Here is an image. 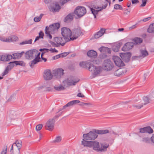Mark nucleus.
Returning <instances> with one entry per match:
<instances>
[{"mask_svg": "<svg viewBox=\"0 0 154 154\" xmlns=\"http://www.w3.org/2000/svg\"><path fill=\"white\" fill-rule=\"evenodd\" d=\"M109 132L108 130H94V132L90 131L87 134H84L83 137L84 139L86 140H93L95 139L98 136L96 134H106Z\"/></svg>", "mask_w": 154, "mask_h": 154, "instance_id": "1", "label": "nucleus"}, {"mask_svg": "<svg viewBox=\"0 0 154 154\" xmlns=\"http://www.w3.org/2000/svg\"><path fill=\"white\" fill-rule=\"evenodd\" d=\"M60 27L59 23H55L50 25L48 27V26L46 27L45 33L47 36L50 39L52 38V36L51 34H54L56 31Z\"/></svg>", "mask_w": 154, "mask_h": 154, "instance_id": "2", "label": "nucleus"}, {"mask_svg": "<svg viewBox=\"0 0 154 154\" xmlns=\"http://www.w3.org/2000/svg\"><path fill=\"white\" fill-rule=\"evenodd\" d=\"M109 146V144L105 142H102L99 144L98 142L93 141L92 147L94 150L102 151H105Z\"/></svg>", "mask_w": 154, "mask_h": 154, "instance_id": "3", "label": "nucleus"}, {"mask_svg": "<svg viewBox=\"0 0 154 154\" xmlns=\"http://www.w3.org/2000/svg\"><path fill=\"white\" fill-rule=\"evenodd\" d=\"M108 2L110 3V0H101L100 1V7L99 8L98 6H96L94 7L95 8L97 9L100 8L101 9L100 10H95L93 8H91V11L92 14L94 15L95 18L96 17V15L98 13L99 11H101L102 9H105L106 8L108 4Z\"/></svg>", "mask_w": 154, "mask_h": 154, "instance_id": "4", "label": "nucleus"}, {"mask_svg": "<svg viewBox=\"0 0 154 154\" xmlns=\"http://www.w3.org/2000/svg\"><path fill=\"white\" fill-rule=\"evenodd\" d=\"M61 34L67 42L71 40L72 32L70 29L66 27H63L61 29Z\"/></svg>", "mask_w": 154, "mask_h": 154, "instance_id": "5", "label": "nucleus"}, {"mask_svg": "<svg viewBox=\"0 0 154 154\" xmlns=\"http://www.w3.org/2000/svg\"><path fill=\"white\" fill-rule=\"evenodd\" d=\"M22 146V143L21 140H17L15 143L12 145L10 152L11 154H14V152L16 151L19 154L20 149Z\"/></svg>", "mask_w": 154, "mask_h": 154, "instance_id": "6", "label": "nucleus"}, {"mask_svg": "<svg viewBox=\"0 0 154 154\" xmlns=\"http://www.w3.org/2000/svg\"><path fill=\"white\" fill-rule=\"evenodd\" d=\"M67 40L61 37H56L54 39V42L50 41V43L54 47H57L59 45L63 46Z\"/></svg>", "mask_w": 154, "mask_h": 154, "instance_id": "7", "label": "nucleus"}, {"mask_svg": "<svg viewBox=\"0 0 154 154\" xmlns=\"http://www.w3.org/2000/svg\"><path fill=\"white\" fill-rule=\"evenodd\" d=\"M79 80L75 77H69L67 80L63 81L64 86L68 87L69 86L75 85L78 82Z\"/></svg>", "mask_w": 154, "mask_h": 154, "instance_id": "8", "label": "nucleus"}, {"mask_svg": "<svg viewBox=\"0 0 154 154\" xmlns=\"http://www.w3.org/2000/svg\"><path fill=\"white\" fill-rule=\"evenodd\" d=\"M86 9L85 8L82 6L77 7L74 11V13L78 17L83 16L86 13Z\"/></svg>", "mask_w": 154, "mask_h": 154, "instance_id": "9", "label": "nucleus"}, {"mask_svg": "<svg viewBox=\"0 0 154 154\" xmlns=\"http://www.w3.org/2000/svg\"><path fill=\"white\" fill-rule=\"evenodd\" d=\"M32 51L33 57H35V58L31 62L30 66L31 67H33L37 62L40 61V53L36 50H33Z\"/></svg>", "mask_w": 154, "mask_h": 154, "instance_id": "10", "label": "nucleus"}, {"mask_svg": "<svg viewBox=\"0 0 154 154\" xmlns=\"http://www.w3.org/2000/svg\"><path fill=\"white\" fill-rule=\"evenodd\" d=\"M113 67V64L110 60L109 59L104 61L102 66L103 69L107 71L111 70Z\"/></svg>", "mask_w": 154, "mask_h": 154, "instance_id": "11", "label": "nucleus"}, {"mask_svg": "<svg viewBox=\"0 0 154 154\" xmlns=\"http://www.w3.org/2000/svg\"><path fill=\"white\" fill-rule=\"evenodd\" d=\"M53 74H52L50 70L47 69L45 70L43 73V77L45 80H50L52 79L53 77Z\"/></svg>", "mask_w": 154, "mask_h": 154, "instance_id": "12", "label": "nucleus"}, {"mask_svg": "<svg viewBox=\"0 0 154 154\" xmlns=\"http://www.w3.org/2000/svg\"><path fill=\"white\" fill-rule=\"evenodd\" d=\"M88 67V70L90 71H93L95 75L99 73L100 71V68L99 67H96L94 66L91 62L89 63Z\"/></svg>", "mask_w": 154, "mask_h": 154, "instance_id": "13", "label": "nucleus"}, {"mask_svg": "<svg viewBox=\"0 0 154 154\" xmlns=\"http://www.w3.org/2000/svg\"><path fill=\"white\" fill-rule=\"evenodd\" d=\"M82 32L80 29H74L72 32L71 40H73L76 39L79 36L82 35Z\"/></svg>", "mask_w": 154, "mask_h": 154, "instance_id": "14", "label": "nucleus"}, {"mask_svg": "<svg viewBox=\"0 0 154 154\" xmlns=\"http://www.w3.org/2000/svg\"><path fill=\"white\" fill-rule=\"evenodd\" d=\"M112 59L115 65L118 67H121L124 66V63L119 57L115 56H113Z\"/></svg>", "mask_w": 154, "mask_h": 154, "instance_id": "15", "label": "nucleus"}, {"mask_svg": "<svg viewBox=\"0 0 154 154\" xmlns=\"http://www.w3.org/2000/svg\"><path fill=\"white\" fill-rule=\"evenodd\" d=\"M54 119H49L46 123L45 128L49 131H52L54 128Z\"/></svg>", "mask_w": 154, "mask_h": 154, "instance_id": "16", "label": "nucleus"}, {"mask_svg": "<svg viewBox=\"0 0 154 154\" xmlns=\"http://www.w3.org/2000/svg\"><path fill=\"white\" fill-rule=\"evenodd\" d=\"M63 71L61 68L55 69L53 71V75L57 78H59L63 75Z\"/></svg>", "mask_w": 154, "mask_h": 154, "instance_id": "17", "label": "nucleus"}, {"mask_svg": "<svg viewBox=\"0 0 154 154\" xmlns=\"http://www.w3.org/2000/svg\"><path fill=\"white\" fill-rule=\"evenodd\" d=\"M120 56L124 60L128 61L131 57V54L129 52L121 53H120Z\"/></svg>", "mask_w": 154, "mask_h": 154, "instance_id": "18", "label": "nucleus"}, {"mask_svg": "<svg viewBox=\"0 0 154 154\" xmlns=\"http://www.w3.org/2000/svg\"><path fill=\"white\" fill-rule=\"evenodd\" d=\"M143 106V102L140 100H136L134 101V103L133 105L134 107L137 109H140Z\"/></svg>", "mask_w": 154, "mask_h": 154, "instance_id": "19", "label": "nucleus"}, {"mask_svg": "<svg viewBox=\"0 0 154 154\" xmlns=\"http://www.w3.org/2000/svg\"><path fill=\"white\" fill-rule=\"evenodd\" d=\"M134 46L132 42H127L126 43L122 48V51H127L131 49Z\"/></svg>", "mask_w": 154, "mask_h": 154, "instance_id": "20", "label": "nucleus"}, {"mask_svg": "<svg viewBox=\"0 0 154 154\" xmlns=\"http://www.w3.org/2000/svg\"><path fill=\"white\" fill-rule=\"evenodd\" d=\"M13 58V56L11 55H0V60L2 61L10 60Z\"/></svg>", "mask_w": 154, "mask_h": 154, "instance_id": "21", "label": "nucleus"}, {"mask_svg": "<svg viewBox=\"0 0 154 154\" xmlns=\"http://www.w3.org/2000/svg\"><path fill=\"white\" fill-rule=\"evenodd\" d=\"M140 132L142 133L147 132L149 133H152L153 132V130L150 127H147L140 128Z\"/></svg>", "mask_w": 154, "mask_h": 154, "instance_id": "22", "label": "nucleus"}, {"mask_svg": "<svg viewBox=\"0 0 154 154\" xmlns=\"http://www.w3.org/2000/svg\"><path fill=\"white\" fill-rule=\"evenodd\" d=\"M87 140L83 139L82 141V144L84 146L89 147H92L93 141H88Z\"/></svg>", "mask_w": 154, "mask_h": 154, "instance_id": "23", "label": "nucleus"}, {"mask_svg": "<svg viewBox=\"0 0 154 154\" xmlns=\"http://www.w3.org/2000/svg\"><path fill=\"white\" fill-rule=\"evenodd\" d=\"M105 32V29H102L99 31L97 32L94 35V37L95 38H98L102 36Z\"/></svg>", "mask_w": 154, "mask_h": 154, "instance_id": "24", "label": "nucleus"}, {"mask_svg": "<svg viewBox=\"0 0 154 154\" xmlns=\"http://www.w3.org/2000/svg\"><path fill=\"white\" fill-rule=\"evenodd\" d=\"M99 50L103 54L111 53L110 49L107 47H102L99 48Z\"/></svg>", "mask_w": 154, "mask_h": 154, "instance_id": "25", "label": "nucleus"}, {"mask_svg": "<svg viewBox=\"0 0 154 154\" xmlns=\"http://www.w3.org/2000/svg\"><path fill=\"white\" fill-rule=\"evenodd\" d=\"M24 54V52L20 53H15L13 54V58L14 59H18L20 58Z\"/></svg>", "mask_w": 154, "mask_h": 154, "instance_id": "26", "label": "nucleus"}, {"mask_svg": "<svg viewBox=\"0 0 154 154\" xmlns=\"http://www.w3.org/2000/svg\"><path fill=\"white\" fill-rule=\"evenodd\" d=\"M25 56L26 58L30 59L33 57L32 50H30L25 54Z\"/></svg>", "mask_w": 154, "mask_h": 154, "instance_id": "27", "label": "nucleus"}, {"mask_svg": "<svg viewBox=\"0 0 154 154\" xmlns=\"http://www.w3.org/2000/svg\"><path fill=\"white\" fill-rule=\"evenodd\" d=\"M87 55L90 57H95L97 56V53L93 50H90L87 53Z\"/></svg>", "mask_w": 154, "mask_h": 154, "instance_id": "28", "label": "nucleus"}, {"mask_svg": "<svg viewBox=\"0 0 154 154\" xmlns=\"http://www.w3.org/2000/svg\"><path fill=\"white\" fill-rule=\"evenodd\" d=\"M39 50L41 51H44V52H48L49 51H51V52L52 53H57L58 52V51L57 50H56L55 48H51L50 49H48L46 48L41 49Z\"/></svg>", "mask_w": 154, "mask_h": 154, "instance_id": "29", "label": "nucleus"}, {"mask_svg": "<svg viewBox=\"0 0 154 154\" xmlns=\"http://www.w3.org/2000/svg\"><path fill=\"white\" fill-rule=\"evenodd\" d=\"M147 31L149 33H154V23H151L149 25Z\"/></svg>", "mask_w": 154, "mask_h": 154, "instance_id": "30", "label": "nucleus"}, {"mask_svg": "<svg viewBox=\"0 0 154 154\" xmlns=\"http://www.w3.org/2000/svg\"><path fill=\"white\" fill-rule=\"evenodd\" d=\"M73 18V15L72 14H69L67 15L64 19L65 22H68L72 20Z\"/></svg>", "mask_w": 154, "mask_h": 154, "instance_id": "31", "label": "nucleus"}, {"mask_svg": "<svg viewBox=\"0 0 154 154\" xmlns=\"http://www.w3.org/2000/svg\"><path fill=\"white\" fill-rule=\"evenodd\" d=\"M90 62H82L80 63V66L82 67L87 69L89 64Z\"/></svg>", "mask_w": 154, "mask_h": 154, "instance_id": "32", "label": "nucleus"}, {"mask_svg": "<svg viewBox=\"0 0 154 154\" xmlns=\"http://www.w3.org/2000/svg\"><path fill=\"white\" fill-rule=\"evenodd\" d=\"M140 53L141 54V57L143 58L148 55V52L146 51V49L141 50H140Z\"/></svg>", "mask_w": 154, "mask_h": 154, "instance_id": "33", "label": "nucleus"}, {"mask_svg": "<svg viewBox=\"0 0 154 154\" xmlns=\"http://www.w3.org/2000/svg\"><path fill=\"white\" fill-rule=\"evenodd\" d=\"M12 38H11L10 37H9L7 38L3 37H0V40L4 42H11L12 40Z\"/></svg>", "mask_w": 154, "mask_h": 154, "instance_id": "34", "label": "nucleus"}, {"mask_svg": "<svg viewBox=\"0 0 154 154\" xmlns=\"http://www.w3.org/2000/svg\"><path fill=\"white\" fill-rule=\"evenodd\" d=\"M60 8V6L57 3H56L54 5V6L51 8V10L53 12L57 11H59Z\"/></svg>", "mask_w": 154, "mask_h": 154, "instance_id": "35", "label": "nucleus"}, {"mask_svg": "<svg viewBox=\"0 0 154 154\" xmlns=\"http://www.w3.org/2000/svg\"><path fill=\"white\" fill-rule=\"evenodd\" d=\"M11 69V68L9 65L6 68L5 71L2 74V76H3L6 75L8 73L9 71Z\"/></svg>", "mask_w": 154, "mask_h": 154, "instance_id": "36", "label": "nucleus"}, {"mask_svg": "<svg viewBox=\"0 0 154 154\" xmlns=\"http://www.w3.org/2000/svg\"><path fill=\"white\" fill-rule=\"evenodd\" d=\"M142 102H143V105H146L149 103V99L147 97H144L143 100H142Z\"/></svg>", "mask_w": 154, "mask_h": 154, "instance_id": "37", "label": "nucleus"}, {"mask_svg": "<svg viewBox=\"0 0 154 154\" xmlns=\"http://www.w3.org/2000/svg\"><path fill=\"white\" fill-rule=\"evenodd\" d=\"M54 88L55 90L58 91H61L65 89V88L61 85L54 87Z\"/></svg>", "mask_w": 154, "mask_h": 154, "instance_id": "38", "label": "nucleus"}, {"mask_svg": "<svg viewBox=\"0 0 154 154\" xmlns=\"http://www.w3.org/2000/svg\"><path fill=\"white\" fill-rule=\"evenodd\" d=\"M13 63H15L16 65H20L22 66H24L25 65V63L23 61H14Z\"/></svg>", "mask_w": 154, "mask_h": 154, "instance_id": "39", "label": "nucleus"}, {"mask_svg": "<svg viewBox=\"0 0 154 154\" xmlns=\"http://www.w3.org/2000/svg\"><path fill=\"white\" fill-rule=\"evenodd\" d=\"M134 42L136 44H140L142 42V40L140 38H137L134 39Z\"/></svg>", "mask_w": 154, "mask_h": 154, "instance_id": "40", "label": "nucleus"}, {"mask_svg": "<svg viewBox=\"0 0 154 154\" xmlns=\"http://www.w3.org/2000/svg\"><path fill=\"white\" fill-rule=\"evenodd\" d=\"M43 16V14H41L39 17H36L34 18V20L35 22H38L40 20L42 17Z\"/></svg>", "mask_w": 154, "mask_h": 154, "instance_id": "41", "label": "nucleus"}, {"mask_svg": "<svg viewBox=\"0 0 154 154\" xmlns=\"http://www.w3.org/2000/svg\"><path fill=\"white\" fill-rule=\"evenodd\" d=\"M122 72V69H119L115 72L114 74L117 76H120L122 74V73H121Z\"/></svg>", "mask_w": 154, "mask_h": 154, "instance_id": "42", "label": "nucleus"}, {"mask_svg": "<svg viewBox=\"0 0 154 154\" xmlns=\"http://www.w3.org/2000/svg\"><path fill=\"white\" fill-rule=\"evenodd\" d=\"M7 151V146H5L3 147L1 154H6Z\"/></svg>", "mask_w": 154, "mask_h": 154, "instance_id": "43", "label": "nucleus"}, {"mask_svg": "<svg viewBox=\"0 0 154 154\" xmlns=\"http://www.w3.org/2000/svg\"><path fill=\"white\" fill-rule=\"evenodd\" d=\"M43 125L42 124L38 125L36 127V129L37 131L40 130L42 128Z\"/></svg>", "mask_w": 154, "mask_h": 154, "instance_id": "44", "label": "nucleus"}, {"mask_svg": "<svg viewBox=\"0 0 154 154\" xmlns=\"http://www.w3.org/2000/svg\"><path fill=\"white\" fill-rule=\"evenodd\" d=\"M74 104V103H73V101H70L67 104L64 106V107H66L68 106H72Z\"/></svg>", "mask_w": 154, "mask_h": 154, "instance_id": "45", "label": "nucleus"}, {"mask_svg": "<svg viewBox=\"0 0 154 154\" xmlns=\"http://www.w3.org/2000/svg\"><path fill=\"white\" fill-rule=\"evenodd\" d=\"M114 8L116 9H122L121 6L119 4H116L114 5Z\"/></svg>", "mask_w": 154, "mask_h": 154, "instance_id": "46", "label": "nucleus"}, {"mask_svg": "<svg viewBox=\"0 0 154 154\" xmlns=\"http://www.w3.org/2000/svg\"><path fill=\"white\" fill-rule=\"evenodd\" d=\"M112 50L115 52H118L119 50V48L116 46H114L112 47Z\"/></svg>", "mask_w": 154, "mask_h": 154, "instance_id": "47", "label": "nucleus"}, {"mask_svg": "<svg viewBox=\"0 0 154 154\" xmlns=\"http://www.w3.org/2000/svg\"><path fill=\"white\" fill-rule=\"evenodd\" d=\"M32 42V40L31 39H30L28 41H26L25 42H22L20 43L21 45H23L26 44H31Z\"/></svg>", "mask_w": 154, "mask_h": 154, "instance_id": "48", "label": "nucleus"}, {"mask_svg": "<svg viewBox=\"0 0 154 154\" xmlns=\"http://www.w3.org/2000/svg\"><path fill=\"white\" fill-rule=\"evenodd\" d=\"M147 0H142V3L141 5V7H144L145 6L146 4V2Z\"/></svg>", "mask_w": 154, "mask_h": 154, "instance_id": "49", "label": "nucleus"}, {"mask_svg": "<svg viewBox=\"0 0 154 154\" xmlns=\"http://www.w3.org/2000/svg\"><path fill=\"white\" fill-rule=\"evenodd\" d=\"M61 140V137H58L56 138V139L54 141L55 142H59Z\"/></svg>", "mask_w": 154, "mask_h": 154, "instance_id": "50", "label": "nucleus"}, {"mask_svg": "<svg viewBox=\"0 0 154 154\" xmlns=\"http://www.w3.org/2000/svg\"><path fill=\"white\" fill-rule=\"evenodd\" d=\"M68 54V53H62L60 54L59 55L60 57H66Z\"/></svg>", "mask_w": 154, "mask_h": 154, "instance_id": "51", "label": "nucleus"}, {"mask_svg": "<svg viewBox=\"0 0 154 154\" xmlns=\"http://www.w3.org/2000/svg\"><path fill=\"white\" fill-rule=\"evenodd\" d=\"M149 138L147 137L144 138L143 139V142L147 143H149Z\"/></svg>", "mask_w": 154, "mask_h": 154, "instance_id": "52", "label": "nucleus"}, {"mask_svg": "<svg viewBox=\"0 0 154 154\" xmlns=\"http://www.w3.org/2000/svg\"><path fill=\"white\" fill-rule=\"evenodd\" d=\"M11 37L12 38L11 42L13 41H16L18 39V38L16 36L14 35Z\"/></svg>", "mask_w": 154, "mask_h": 154, "instance_id": "53", "label": "nucleus"}, {"mask_svg": "<svg viewBox=\"0 0 154 154\" xmlns=\"http://www.w3.org/2000/svg\"><path fill=\"white\" fill-rule=\"evenodd\" d=\"M137 24H135L133 25L131 27H129V29L131 30L136 28L137 27Z\"/></svg>", "mask_w": 154, "mask_h": 154, "instance_id": "54", "label": "nucleus"}, {"mask_svg": "<svg viewBox=\"0 0 154 154\" xmlns=\"http://www.w3.org/2000/svg\"><path fill=\"white\" fill-rule=\"evenodd\" d=\"M151 17H149L146 18H145L143 20V21L144 22H146L150 20Z\"/></svg>", "mask_w": 154, "mask_h": 154, "instance_id": "55", "label": "nucleus"}, {"mask_svg": "<svg viewBox=\"0 0 154 154\" xmlns=\"http://www.w3.org/2000/svg\"><path fill=\"white\" fill-rule=\"evenodd\" d=\"M125 11L126 12H124L123 14L124 15H127L129 14L130 13V11H128V9H126Z\"/></svg>", "mask_w": 154, "mask_h": 154, "instance_id": "56", "label": "nucleus"}, {"mask_svg": "<svg viewBox=\"0 0 154 154\" xmlns=\"http://www.w3.org/2000/svg\"><path fill=\"white\" fill-rule=\"evenodd\" d=\"M44 36V33L42 32L41 31L39 33V36L41 38H43Z\"/></svg>", "mask_w": 154, "mask_h": 154, "instance_id": "57", "label": "nucleus"}, {"mask_svg": "<svg viewBox=\"0 0 154 154\" xmlns=\"http://www.w3.org/2000/svg\"><path fill=\"white\" fill-rule=\"evenodd\" d=\"M91 105V103H85L83 102L81 104V105L82 106H84V105Z\"/></svg>", "mask_w": 154, "mask_h": 154, "instance_id": "58", "label": "nucleus"}, {"mask_svg": "<svg viewBox=\"0 0 154 154\" xmlns=\"http://www.w3.org/2000/svg\"><path fill=\"white\" fill-rule=\"evenodd\" d=\"M139 2V1L138 0H132V3L133 4H136Z\"/></svg>", "mask_w": 154, "mask_h": 154, "instance_id": "59", "label": "nucleus"}, {"mask_svg": "<svg viewBox=\"0 0 154 154\" xmlns=\"http://www.w3.org/2000/svg\"><path fill=\"white\" fill-rule=\"evenodd\" d=\"M77 96L78 97H84V96L81 93H79L77 94Z\"/></svg>", "mask_w": 154, "mask_h": 154, "instance_id": "60", "label": "nucleus"}, {"mask_svg": "<svg viewBox=\"0 0 154 154\" xmlns=\"http://www.w3.org/2000/svg\"><path fill=\"white\" fill-rule=\"evenodd\" d=\"M43 53H42V54H41V58L42 59V60H44V62H46V60H47V59H46V58H44L43 57Z\"/></svg>", "mask_w": 154, "mask_h": 154, "instance_id": "61", "label": "nucleus"}, {"mask_svg": "<svg viewBox=\"0 0 154 154\" xmlns=\"http://www.w3.org/2000/svg\"><path fill=\"white\" fill-rule=\"evenodd\" d=\"M151 141L153 143H154V134H153L151 138Z\"/></svg>", "mask_w": 154, "mask_h": 154, "instance_id": "62", "label": "nucleus"}, {"mask_svg": "<svg viewBox=\"0 0 154 154\" xmlns=\"http://www.w3.org/2000/svg\"><path fill=\"white\" fill-rule=\"evenodd\" d=\"M73 103H74V104H75L76 103H79L80 102V101L79 100H73Z\"/></svg>", "mask_w": 154, "mask_h": 154, "instance_id": "63", "label": "nucleus"}, {"mask_svg": "<svg viewBox=\"0 0 154 154\" xmlns=\"http://www.w3.org/2000/svg\"><path fill=\"white\" fill-rule=\"evenodd\" d=\"M51 2V0H44V2L46 4H48Z\"/></svg>", "mask_w": 154, "mask_h": 154, "instance_id": "64", "label": "nucleus"}]
</instances>
